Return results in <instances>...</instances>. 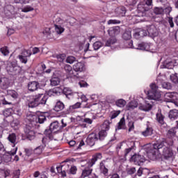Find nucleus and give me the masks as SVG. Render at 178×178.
I'll return each instance as SVG.
<instances>
[{
	"label": "nucleus",
	"mask_w": 178,
	"mask_h": 178,
	"mask_svg": "<svg viewBox=\"0 0 178 178\" xmlns=\"http://www.w3.org/2000/svg\"><path fill=\"white\" fill-rule=\"evenodd\" d=\"M117 40L115 38H111L110 39H108L106 42V47H111V45H113V44H115Z\"/></svg>",
	"instance_id": "nucleus-48"
},
{
	"label": "nucleus",
	"mask_w": 178,
	"mask_h": 178,
	"mask_svg": "<svg viewBox=\"0 0 178 178\" xmlns=\"http://www.w3.org/2000/svg\"><path fill=\"white\" fill-rule=\"evenodd\" d=\"M109 121H104L102 126V130L99 132L97 135V138L100 141H104L105 140V137L108 136V133L106 131H109L111 129V126H109Z\"/></svg>",
	"instance_id": "nucleus-7"
},
{
	"label": "nucleus",
	"mask_w": 178,
	"mask_h": 178,
	"mask_svg": "<svg viewBox=\"0 0 178 178\" xmlns=\"http://www.w3.org/2000/svg\"><path fill=\"white\" fill-rule=\"evenodd\" d=\"M7 140L8 141H9L12 147H13L14 148H16V144H17V143H16L17 140V136H16V134L15 133L10 134L7 137Z\"/></svg>",
	"instance_id": "nucleus-23"
},
{
	"label": "nucleus",
	"mask_w": 178,
	"mask_h": 178,
	"mask_svg": "<svg viewBox=\"0 0 178 178\" xmlns=\"http://www.w3.org/2000/svg\"><path fill=\"white\" fill-rule=\"evenodd\" d=\"M131 147L125 149V153H124V156H127V154H130L133 149H136V142L132 141L131 142Z\"/></svg>",
	"instance_id": "nucleus-41"
},
{
	"label": "nucleus",
	"mask_w": 178,
	"mask_h": 178,
	"mask_svg": "<svg viewBox=\"0 0 178 178\" xmlns=\"http://www.w3.org/2000/svg\"><path fill=\"white\" fill-rule=\"evenodd\" d=\"M34 10V8L31 7V6H26L24 8H22V12L24 13H27V12H33Z\"/></svg>",
	"instance_id": "nucleus-52"
},
{
	"label": "nucleus",
	"mask_w": 178,
	"mask_h": 178,
	"mask_svg": "<svg viewBox=\"0 0 178 178\" xmlns=\"http://www.w3.org/2000/svg\"><path fill=\"white\" fill-rule=\"evenodd\" d=\"M93 119L91 118H81V120H79L81 123H87L88 124H92V122H93Z\"/></svg>",
	"instance_id": "nucleus-47"
},
{
	"label": "nucleus",
	"mask_w": 178,
	"mask_h": 178,
	"mask_svg": "<svg viewBox=\"0 0 178 178\" xmlns=\"http://www.w3.org/2000/svg\"><path fill=\"white\" fill-rule=\"evenodd\" d=\"M66 57V55L65 54H58L57 55L56 58L58 60V62H63L65 60V58Z\"/></svg>",
	"instance_id": "nucleus-61"
},
{
	"label": "nucleus",
	"mask_w": 178,
	"mask_h": 178,
	"mask_svg": "<svg viewBox=\"0 0 178 178\" xmlns=\"http://www.w3.org/2000/svg\"><path fill=\"white\" fill-rule=\"evenodd\" d=\"M141 134L144 137H151L154 134V129L151 127H147L145 131L141 132Z\"/></svg>",
	"instance_id": "nucleus-33"
},
{
	"label": "nucleus",
	"mask_w": 178,
	"mask_h": 178,
	"mask_svg": "<svg viewBox=\"0 0 178 178\" xmlns=\"http://www.w3.org/2000/svg\"><path fill=\"white\" fill-rule=\"evenodd\" d=\"M45 120H47V117L45 116V114H44V113H40V115H38L36 118V122H38V123H40V124L44 123Z\"/></svg>",
	"instance_id": "nucleus-39"
},
{
	"label": "nucleus",
	"mask_w": 178,
	"mask_h": 178,
	"mask_svg": "<svg viewBox=\"0 0 178 178\" xmlns=\"http://www.w3.org/2000/svg\"><path fill=\"white\" fill-rule=\"evenodd\" d=\"M81 107V103L76 102L73 105L70 106L64 112L65 115H70V113H74L76 109Z\"/></svg>",
	"instance_id": "nucleus-20"
},
{
	"label": "nucleus",
	"mask_w": 178,
	"mask_h": 178,
	"mask_svg": "<svg viewBox=\"0 0 178 178\" xmlns=\"http://www.w3.org/2000/svg\"><path fill=\"white\" fill-rule=\"evenodd\" d=\"M152 6V0H146L145 4H138V15H134L133 19H136L138 17H144L147 14L145 12H148L149 10V8L148 6Z\"/></svg>",
	"instance_id": "nucleus-5"
},
{
	"label": "nucleus",
	"mask_w": 178,
	"mask_h": 178,
	"mask_svg": "<svg viewBox=\"0 0 178 178\" xmlns=\"http://www.w3.org/2000/svg\"><path fill=\"white\" fill-rule=\"evenodd\" d=\"M151 90L147 91V98L148 99H154V101H161V92L158 91L159 86L155 83H152L149 86Z\"/></svg>",
	"instance_id": "nucleus-4"
},
{
	"label": "nucleus",
	"mask_w": 178,
	"mask_h": 178,
	"mask_svg": "<svg viewBox=\"0 0 178 178\" xmlns=\"http://www.w3.org/2000/svg\"><path fill=\"white\" fill-rule=\"evenodd\" d=\"M128 127H129V129H128V131H133V130H134V122L133 121H131L129 122L128 124Z\"/></svg>",
	"instance_id": "nucleus-63"
},
{
	"label": "nucleus",
	"mask_w": 178,
	"mask_h": 178,
	"mask_svg": "<svg viewBox=\"0 0 178 178\" xmlns=\"http://www.w3.org/2000/svg\"><path fill=\"white\" fill-rule=\"evenodd\" d=\"M156 81H157L158 84H159V83H161L163 88H165V90H171L172 89V84L169 82H165L163 81H161L160 76H158V78L156 79Z\"/></svg>",
	"instance_id": "nucleus-31"
},
{
	"label": "nucleus",
	"mask_w": 178,
	"mask_h": 178,
	"mask_svg": "<svg viewBox=\"0 0 178 178\" xmlns=\"http://www.w3.org/2000/svg\"><path fill=\"white\" fill-rule=\"evenodd\" d=\"M170 80L174 83L175 84H178V76L177 73H175V74H172L170 76Z\"/></svg>",
	"instance_id": "nucleus-50"
},
{
	"label": "nucleus",
	"mask_w": 178,
	"mask_h": 178,
	"mask_svg": "<svg viewBox=\"0 0 178 178\" xmlns=\"http://www.w3.org/2000/svg\"><path fill=\"white\" fill-rule=\"evenodd\" d=\"M134 49H139L140 51H151V43L141 42L136 44L134 47Z\"/></svg>",
	"instance_id": "nucleus-16"
},
{
	"label": "nucleus",
	"mask_w": 178,
	"mask_h": 178,
	"mask_svg": "<svg viewBox=\"0 0 178 178\" xmlns=\"http://www.w3.org/2000/svg\"><path fill=\"white\" fill-rule=\"evenodd\" d=\"M166 145H168V143L163 140L154 143L153 147L147 153L149 159L155 161L158 158V155H161V154L164 156L165 159L173 158V150L170 147Z\"/></svg>",
	"instance_id": "nucleus-1"
},
{
	"label": "nucleus",
	"mask_w": 178,
	"mask_h": 178,
	"mask_svg": "<svg viewBox=\"0 0 178 178\" xmlns=\"http://www.w3.org/2000/svg\"><path fill=\"white\" fill-rule=\"evenodd\" d=\"M10 86V81L6 77L0 78V88L1 90H8Z\"/></svg>",
	"instance_id": "nucleus-21"
},
{
	"label": "nucleus",
	"mask_w": 178,
	"mask_h": 178,
	"mask_svg": "<svg viewBox=\"0 0 178 178\" xmlns=\"http://www.w3.org/2000/svg\"><path fill=\"white\" fill-rule=\"evenodd\" d=\"M24 152L26 156H31V155H33V153H34L33 149L31 148H25Z\"/></svg>",
	"instance_id": "nucleus-51"
},
{
	"label": "nucleus",
	"mask_w": 178,
	"mask_h": 178,
	"mask_svg": "<svg viewBox=\"0 0 178 178\" xmlns=\"http://www.w3.org/2000/svg\"><path fill=\"white\" fill-rule=\"evenodd\" d=\"M62 94L59 87L54 88L48 91L47 95L49 97H58Z\"/></svg>",
	"instance_id": "nucleus-27"
},
{
	"label": "nucleus",
	"mask_w": 178,
	"mask_h": 178,
	"mask_svg": "<svg viewBox=\"0 0 178 178\" xmlns=\"http://www.w3.org/2000/svg\"><path fill=\"white\" fill-rule=\"evenodd\" d=\"M64 70H65L66 73H72L73 68L70 65H65L64 66Z\"/></svg>",
	"instance_id": "nucleus-59"
},
{
	"label": "nucleus",
	"mask_w": 178,
	"mask_h": 178,
	"mask_svg": "<svg viewBox=\"0 0 178 178\" xmlns=\"http://www.w3.org/2000/svg\"><path fill=\"white\" fill-rule=\"evenodd\" d=\"M31 55V51L24 49L22 53L18 56V59L19 60V62L21 63H24V65H26V63L29 62V59L27 58H30Z\"/></svg>",
	"instance_id": "nucleus-11"
},
{
	"label": "nucleus",
	"mask_w": 178,
	"mask_h": 178,
	"mask_svg": "<svg viewBox=\"0 0 178 178\" xmlns=\"http://www.w3.org/2000/svg\"><path fill=\"white\" fill-rule=\"evenodd\" d=\"M60 124L58 121H54L51 122L49 125V129H47L44 131V134L46 136L44 138H47L49 141H52L54 140V133H58V131H61Z\"/></svg>",
	"instance_id": "nucleus-3"
},
{
	"label": "nucleus",
	"mask_w": 178,
	"mask_h": 178,
	"mask_svg": "<svg viewBox=\"0 0 178 178\" xmlns=\"http://www.w3.org/2000/svg\"><path fill=\"white\" fill-rule=\"evenodd\" d=\"M147 31L152 38H155V37L159 35L158 29H156V26L154 24L147 26Z\"/></svg>",
	"instance_id": "nucleus-13"
},
{
	"label": "nucleus",
	"mask_w": 178,
	"mask_h": 178,
	"mask_svg": "<svg viewBox=\"0 0 178 178\" xmlns=\"http://www.w3.org/2000/svg\"><path fill=\"white\" fill-rule=\"evenodd\" d=\"M138 1V0H126V3L129 6H133L136 5V3H137Z\"/></svg>",
	"instance_id": "nucleus-58"
},
{
	"label": "nucleus",
	"mask_w": 178,
	"mask_h": 178,
	"mask_svg": "<svg viewBox=\"0 0 178 178\" xmlns=\"http://www.w3.org/2000/svg\"><path fill=\"white\" fill-rule=\"evenodd\" d=\"M140 109L145 112H148V111H151V109H152V104H151L149 102L146 101L144 105L140 106Z\"/></svg>",
	"instance_id": "nucleus-35"
},
{
	"label": "nucleus",
	"mask_w": 178,
	"mask_h": 178,
	"mask_svg": "<svg viewBox=\"0 0 178 178\" xmlns=\"http://www.w3.org/2000/svg\"><path fill=\"white\" fill-rule=\"evenodd\" d=\"M68 173H70L71 175H76L77 173V167L76 166H72L70 169L68 170Z\"/></svg>",
	"instance_id": "nucleus-56"
},
{
	"label": "nucleus",
	"mask_w": 178,
	"mask_h": 178,
	"mask_svg": "<svg viewBox=\"0 0 178 178\" xmlns=\"http://www.w3.org/2000/svg\"><path fill=\"white\" fill-rule=\"evenodd\" d=\"M120 115V111H115L113 113H111V115L110 116L111 119H115V118H118Z\"/></svg>",
	"instance_id": "nucleus-55"
},
{
	"label": "nucleus",
	"mask_w": 178,
	"mask_h": 178,
	"mask_svg": "<svg viewBox=\"0 0 178 178\" xmlns=\"http://www.w3.org/2000/svg\"><path fill=\"white\" fill-rule=\"evenodd\" d=\"M104 45V44H102L101 42L99 41H97L95 43H93L92 47L94 49V51H98V49H99V48H102V46Z\"/></svg>",
	"instance_id": "nucleus-45"
},
{
	"label": "nucleus",
	"mask_w": 178,
	"mask_h": 178,
	"mask_svg": "<svg viewBox=\"0 0 178 178\" xmlns=\"http://www.w3.org/2000/svg\"><path fill=\"white\" fill-rule=\"evenodd\" d=\"M130 161L131 162H134L135 165L141 166L144 165V163L145 162V161H147V159L143 155L135 154L131 157Z\"/></svg>",
	"instance_id": "nucleus-10"
},
{
	"label": "nucleus",
	"mask_w": 178,
	"mask_h": 178,
	"mask_svg": "<svg viewBox=\"0 0 178 178\" xmlns=\"http://www.w3.org/2000/svg\"><path fill=\"white\" fill-rule=\"evenodd\" d=\"M48 96L44 94H39L35 96H31L28 99V106L29 108H36L38 105H45Z\"/></svg>",
	"instance_id": "nucleus-2"
},
{
	"label": "nucleus",
	"mask_w": 178,
	"mask_h": 178,
	"mask_svg": "<svg viewBox=\"0 0 178 178\" xmlns=\"http://www.w3.org/2000/svg\"><path fill=\"white\" fill-rule=\"evenodd\" d=\"M106 160H103L99 163V170L100 173H102L104 176H107L108 173L109 172V166L106 165Z\"/></svg>",
	"instance_id": "nucleus-19"
},
{
	"label": "nucleus",
	"mask_w": 178,
	"mask_h": 178,
	"mask_svg": "<svg viewBox=\"0 0 178 178\" xmlns=\"http://www.w3.org/2000/svg\"><path fill=\"white\" fill-rule=\"evenodd\" d=\"M40 88V83L38 81H31L28 83V90L31 92L33 91H37Z\"/></svg>",
	"instance_id": "nucleus-26"
},
{
	"label": "nucleus",
	"mask_w": 178,
	"mask_h": 178,
	"mask_svg": "<svg viewBox=\"0 0 178 178\" xmlns=\"http://www.w3.org/2000/svg\"><path fill=\"white\" fill-rule=\"evenodd\" d=\"M168 118L172 122L176 120V119L178 118V110L177 109L170 110L168 113Z\"/></svg>",
	"instance_id": "nucleus-30"
},
{
	"label": "nucleus",
	"mask_w": 178,
	"mask_h": 178,
	"mask_svg": "<svg viewBox=\"0 0 178 178\" xmlns=\"http://www.w3.org/2000/svg\"><path fill=\"white\" fill-rule=\"evenodd\" d=\"M66 62L67 63H70L72 65V63H74V62H76V57L73 56H68L66 59Z\"/></svg>",
	"instance_id": "nucleus-53"
},
{
	"label": "nucleus",
	"mask_w": 178,
	"mask_h": 178,
	"mask_svg": "<svg viewBox=\"0 0 178 178\" xmlns=\"http://www.w3.org/2000/svg\"><path fill=\"white\" fill-rule=\"evenodd\" d=\"M6 70L8 73H10L13 76H17V74H22V67L17 65V63L15 61L9 63L6 66Z\"/></svg>",
	"instance_id": "nucleus-6"
},
{
	"label": "nucleus",
	"mask_w": 178,
	"mask_h": 178,
	"mask_svg": "<svg viewBox=\"0 0 178 178\" xmlns=\"http://www.w3.org/2000/svg\"><path fill=\"white\" fill-rule=\"evenodd\" d=\"M63 163H66V164H64L63 165H61V166L56 167V170L58 173H60L65 168H67V169H69V165H70L69 163H70V159H65L64 161H63Z\"/></svg>",
	"instance_id": "nucleus-32"
},
{
	"label": "nucleus",
	"mask_w": 178,
	"mask_h": 178,
	"mask_svg": "<svg viewBox=\"0 0 178 178\" xmlns=\"http://www.w3.org/2000/svg\"><path fill=\"white\" fill-rule=\"evenodd\" d=\"M17 152V147H15L10 151L6 152L3 156V159L5 161V162H10L12 161V156H15Z\"/></svg>",
	"instance_id": "nucleus-14"
},
{
	"label": "nucleus",
	"mask_w": 178,
	"mask_h": 178,
	"mask_svg": "<svg viewBox=\"0 0 178 178\" xmlns=\"http://www.w3.org/2000/svg\"><path fill=\"white\" fill-rule=\"evenodd\" d=\"M176 128H171L170 130L168 131V136L172 138V137H175L176 136Z\"/></svg>",
	"instance_id": "nucleus-49"
},
{
	"label": "nucleus",
	"mask_w": 178,
	"mask_h": 178,
	"mask_svg": "<svg viewBox=\"0 0 178 178\" xmlns=\"http://www.w3.org/2000/svg\"><path fill=\"white\" fill-rule=\"evenodd\" d=\"M73 69L74 72L81 73V72L86 70V65H84V63L79 62L73 65Z\"/></svg>",
	"instance_id": "nucleus-25"
},
{
	"label": "nucleus",
	"mask_w": 178,
	"mask_h": 178,
	"mask_svg": "<svg viewBox=\"0 0 178 178\" xmlns=\"http://www.w3.org/2000/svg\"><path fill=\"white\" fill-rule=\"evenodd\" d=\"M126 8L125 7H119L116 8L115 13L118 15L120 17H123L126 15Z\"/></svg>",
	"instance_id": "nucleus-34"
},
{
	"label": "nucleus",
	"mask_w": 178,
	"mask_h": 178,
	"mask_svg": "<svg viewBox=\"0 0 178 178\" xmlns=\"http://www.w3.org/2000/svg\"><path fill=\"white\" fill-rule=\"evenodd\" d=\"M63 109H65V104L62 101L58 100L56 102L54 110L56 112H62Z\"/></svg>",
	"instance_id": "nucleus-29"
},
{
	"label": "nucleus",
	"mask_w": 178,
	"mask_h": 178,
	"mask_svg": "<svg viewBox=\"0 0 178 178\" xmlns=\"http://www.w3.org/2000/svg\"><path fill=\"white\" fill-rule=\"evenodd\" d=\"M84 169L82 170L81 177H88L92 173V166H90L89 163H86L85 165H81Z\"/></svg>",
	"instance_id": "nucleus-18"
},
{
	"label": "nucleus",
	"mask_w": 178,
	"mask_h": 178,
	"mask_svg": "<svg viewBox=\"0 0 178 178\" xmlns=\"http://www.w3.org/2000/svg\"><path fill=\"white\" fill-rule=\"evenodd\" d=\"M126 129V120L124 117L120 119V122L118 123V130H124Z\"/></svg>",
	"instance_id": "nucleus-36"
},
{
	"label": "nucleus",
	"mask_w": 178,
	"mask_h": 178,
	"mask_svg": "<svg viewBox=\"0 0 178 178\" xmlns=\"http://www.w3.org/2000/svg\"><path fill=\"white\" fill-rule=\"evenodd\" d=\"M61 92L65 95V98L67 99H73V98H79V92H76L72 90V88L68 87H65L63 88Z\"/></svg>",
	"instance_id": "nucleus-8"
},
{
	"label": "nucleus",
	"mask_w": 178,
	"mask_h": 178,
	"mask_svg": "<svg viewBox=\"0 0 178 178\" xmlns=\"http://www.w3.org/2000/svg\"><path fill=\"white\" fill-rule=\"evenodd\" d=\"M156 120L160 124H163L165 123V116L162 115V113L161 111H159L156 114Z\"/></svg>",
	"instance_id": "nucleus-37"
},
{
	"label": "nucleus",
	"mask_w": 178,
	"mask_h": 178,
	"mask_svg": "<svg viewBox=\"0 0 178 178\" xmlns=\"http://www.w3.org/2000/svg\"><path fill=\"white\" fill-rule=\"evenodd\" d=\"M0 51H1V54H3V55H4V56L9 55V49H8V47H6L1 48Z\"/></svg>",
	"instance_id": "nucleus-54"
},
{
	"label": "nucleus",
	"mask_w": 178,
	"mask_h": 178,
	"mask_svg": "<svg viewBox=\"0 0 178 178\" xmlns=\"http://www.w3.org/2000/svg\"><path fill=\"white\" fill-rule=\"evenodd\" d=\"M107 23L108 24H120V21L118 19H110Z\"/></svg>",
	"instance_id": "nucleus-64"
},
{
	"label": "nucleus",
	"mask_w": 178,
	"mask_h": 178,
	"mask_svg": "<svg viewBox=\"0 0 178 178\" xmlns=\"http://www.w3.org/2000/svg\"><path fill=\"white\" fill-rule=\"evenodd\" d=\"M108 33L110 37L115 38L114 37H116V35L120 34V27L119 26L111 27L108 30Z\"/></svg>",
	"instance_id": "nucleus-24"
},
{
	"label": "nucleus",
	"mask_w": 178,
	"mask_h": 178,
	"mask_svg": "<svg viewBox=\"0 0 178 178\" xmlns=\"http://www.w3.org/2000/svg\"><path fill=\"white\" fill-rule=\"evenodd\" d=\"M42 145L37 147L33 150V154L35 155H41L42 154V151H44V149L47 147V144L49 143V140H48L47 138H43L42 140Z\"/></svg>",
	"instance_id": "nucleus-12"
},
{
	"label": "nucleus",
	"mask_w": 178,
	"mask_h": 178,
	"mask_svg": "<svg viewBox=\"0 0 178 178\" xmlns=\"http://www.w3.org/2000/svg\"><path fill=\"white\" fill-rule=\"evenodd\" d=\"M95 141H98V135L97 134H90L86 138V143L89 147H94Z\"/></svg>",
	"instance_id": "nucleus-15"
},
{
	"label": "nucleus",
	"mask_w": 178,
	"mask_h": 178,
	"mask_svg": "<svg viewBox=\"0 0 178 178\" xmlns=\"http://www.w3.org/2000/svg\"><path fill=\"white\" fill-rule=\"evenodd\" d=\"M101 159H102V153L97 152L92 156V158L89 159L87 163H89V165L93 166Z\"/></svg>",
	"instance_id": "nucleus-17"
},
{
	"label": "nucleus",
	"mask_w": 178,
	"mask_h": 178,
	"mask_svg": "<svg viewBox=\"0 0 178 178\" xmlns=\"http://www.w3.org/2000/svg\"><path fill=\"white\" fill-rule=\"evenodd\" d=\"M154 12L155 15H162V13H163V9H162L161 8L156 7L154 9Z\"/></svg>",
	"instance_id": "nucleus-57"
},
{
	"label": "nucleus",
	"mask_w": 178,
	"mask_h": 178,
	"mask_svg": "<svg viewBox=\"0 0 178 178\" xmlns=\"http://www.w3.org/2000/svg\"><path fill=\"white\" fill-rule=\"evenodd\" d=\"M78 84L81 88H86L88 87V83H87V82H86V81H81L79 82Z\"/></svg>",
	"instance_id": "nucleus-60"
},
{
	"label": "nucleus",
	"mask_w": 178,
	"mask_h": 178,
	"mask_svg": "<svg viewBox=\"0 0 178 178\" xmlns=\"http://www.w3.org/2000/svg\"><path fill=\"white\" fill-rule=\"evenodd\" d=\"M24 133L28 140H34L35 138V132H34V128L31 124H26L24 128Z\"/></svg>",
	"instance_id": "nucleus-9"
},
{
	"label": "nucleus",
	"mask_w": 178,
	"mask_h": 178,
	"mask_svg": "<svg viewBox=\"0 0 178 178\" xmlns=\"http://www.w3.org/2000/svg\"><path fill=\"white\" fill-rule=\"evenodd\" d=\"M147 35V31L145 29H138L134 34V37L136 38V40H140V38H143V37H145Z\"/></svg>",
	"instance_id": "nucleus-28"
},
{
	"label": "nucleus",
	"mask_w": 178,
	"mask_h": 178,
	"mask_svg": "<svg viewBox=\"0 0 178 178\" xmlns=\"http://www.w3.org/2000/svg\"><path fill=\"white\" fill-rule=\"evenodd\" d=\"M165 101L170 102V101H176L178 98L177 92H167L164 95Z\"/></svg>",
	"instance_id": "nucleus-22"
},
{
	"label": "nucleus",
	"mask_w": 178,
	"mask_h": 178,
	"mask_svg": "<svg viewBox=\"0 0 178 178\" xmlns=\"http://www.w3.org/2000/svg\"><path fill=\"white\" fill-rule=\"evenodd\" d=\"M60 83V79L58 77H54L51 78L50 80V85L52 87H55L56 86H59V83Z\"/></svg>",
	"instance_id": "nucleus-42"
},
{
	"label": "nucleus",
	"mask_w": 178,
	"mask_h": 178,
	"mask_svg": "<svg viewBox=\"0 0 178 178\" xmlns=\"http://www.w3.org/2000/svg\"><path fill=\"white\" fill-rule=\"evenodd\" d=\"M122 38L126 41H129V40H131V31L129 29L125 30L124 33L122 34Z\"/></svg>",
	"instance_id": "nucleus-38"
},
{
	"label": "nucleus",
	"mask_w": 178,
	"mask_h": 178,
	"mask_svg": "<svg viewBox=\"0 0 178 178\" xmlns=\"http://www.w3.org/2000/svg\"><path fill=\"white\" fill-rule=\"evenodd\" d=\"M126 104H127L126 100L123 99H119L115 102V105L118 108H124V106H126Z\"/></svg>",
	"instance_id": "nucleus-40"
},
{
	"label": "nucleus",
	"mask_w": 178,
	"mask_h": 178,
	"mask_svg": "<svg viewBox=\"0 0 178 178\" xmlns=\"http://www.w3.org/2000/svg\"><path fill=\"white\" fill-rule=\"evenodd\" d=\"M20 177V170H15L13 174V178H19Z\"/></svg>",
	"instance_id": "nucleus-62"
},
{
	"label": "nucleus",
	"mask_w": 178,
	"mask_h": 178,
	"mask_svg": "<svg viewBox=\"0 0 178 178\" xmlns=\"http://www.w3.org/2000/svg\"><path fill=\"white\" fill-rule=\"evenodd\" d=\"M56 22L57 23V26H61L62 27H65L66 26V21L60 17L56 19Z\"/></svg>",
	"instance_id": "nucleus-46"
},
{
	"label": "nucleus",
	"mask_w": 178,
	"mask_h": 178,
	"mask_svg": "<svg viewBox=\"0 0 178 178\" xmlns=\"http://www.w3.org/2000/svg\"><path fill=\"white\" fill-rule=\"evenodd\" d=\"M7 95H10V97H12V98H14V99H16V98L19 97V94H17V92L13 90H7Z\"/></svg>",
	"instance_id": "nucleus-43"
},
{
	"label": "nucleus",
	"mask_w": 178,
	"mask_h": 178,
	"mask_svg": "<svg viewBox=\"0 0 178 178\" xmlns=\"http://www.w3.org/2000/svg\"><path fill=\"white\" fill-rule=\"evenodd\" d=\"M55 27V31L57 33V34H62L63 31H65V28L63 26H61L60 25L54 24Z\"/></svg>",
	"instance_id": "nucleus-44"
}]
</instances>
